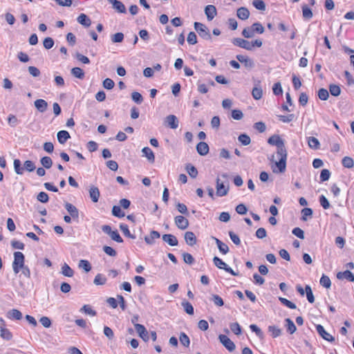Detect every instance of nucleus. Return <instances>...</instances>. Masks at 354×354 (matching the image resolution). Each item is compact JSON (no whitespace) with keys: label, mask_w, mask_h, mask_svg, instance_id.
Returning a JSON list of instances; mask_svg holds the SVG:
<instances>
[{"label":"nucleus","mask_w":354,"mask_h":354,"mask_svg":"<svg viewBox=\"0 0 354 354\" xmlns=\"http://www.w3.org/2000/svg\"><path fill=\"white\" fill-rule=\"evenodd\" d=\"M277 156L279 158V161H274V165L277 167L279 172L283 173L286 171L288 157V152L285 145L277 149Z\"/></svg>","instance_id":"f257e3e1"},{"label":"nucleus","mask_w":354,"mask_h":354,"mask_svg":"<svg viewBox=\"0 0 354 354\" xmlns=\"http://www.w3.org/2000/svg\"><path fill=\"white\" fill-rule=\"evenodd\" d=\"M232 44L236 46H239L248 50H252V48L255 46L259 48L263 44L262 41L259 39H255L252 42H250L249 41L242 38H234L232 40Z\"/></svg>","instance_id":"f03ea898"},{"label":"nucleus","mask_w":354,"mask_h":354,"mask_svg":"<svg viewBox=\"0 0 354 354\" xmlns=\"http://www.w3.org/2000/svg\"><path fill=\"white\" fill-rule=\"evenodd\" d=\"M25 257L21 252H14V261L12 266L15 274H18L21 268L24 266Z\"/></svg>","instance_id":"7ed1b4c3"},{"label":"nucleus","mask_w":354,"mask_h":354,"mask_svg":"<svg viewBox=\"0 0 354 354\" xmlns=\"http://www.w3.org/2000/svg\"><path fill=\"white\" fill-rule=\"evenodd\" d=\"M194 27L199 36L205 40H211L212 36L207 27L200 22H194Z\"/></svg>","instance_id":"20e7f679"},{"label":"nucleus","mask_w":354,"mask_h":354,"mask_svg":"<svg viewBox=\"0 0 354 354\" xmlns=\"http://www.w3.org/2000/svg\"><path fill=\"white\" fill-rule=\"evenodd\" d=\"M102 230L104 233L108 234L112 240L116 241L117 243H122L123 239L120 236L118 230H112L111 227L109 225H104L102 226Z\"/></svg>","instance_id":"39448f33"},{"label":"nucleus","mask_w":354,"mask_h":354,"mask_svg":"<svg viewBox=\"0 0 354 354\" xmlns=\"http://www.w3.org/2000/svg\"><path fill=\"white\" fill-rule=\"evenodd\" d=\"M213 262L215 266H216L219 269H223L225 270L227 272L230 273L233 276H238L239 273L234 272L231 268L227 266V265L220 258L218 257H214L213 258Z\"/></svg>","instance_id":"423d86ee"},{"label":"nucleus","mask_w":354,"mask_h":354,"mask_svg":"<svg viewBox=\"0 0 354 354\" xmlns=\"http://www.w3.org/2000/svg\"><path fill=\"white\" fill-rule=\"evenodd\" d=\"M218 339L220 342L230 351L232 352L235 350L236 346L234 343L225 335H219Z\"/></svg>","instance_id":"0eeeda50"},{"label":"nucleus","mask_w":354,"mask_h":354,"mask_svg":"<svg viewBox=\"0 0 354 354\" xmlns=\"http://www.w3.org/2000/svg\"><path fill=\"white\" fill-rule=\"evenodd\" d=\"M216 195L218 196H226L229 191V186L225 185L223 182H221L219 178H216Z\"/></svg>","instance_id":"6e6552de"},{"label":"nucleus","mask_w":354,"mask_h":354,"mask_svg":"<svg viewBox=\"0 0 354 354\" xmlns=\"http://www.w3.org/2000/svg\"><path fill=\"white\" fill-rule=\"evenodd\" d=\"M64 207L70 216L73 218V220L78 221L79 220V210L78 209L71 203L66 202L64 204Z\"/></svg>","instance_id":"1a4fd4ad"},{"label":"nucleus","mask_w":354,"mask_h":354,"mask_svg":"<svg viewBox=\"0 0 354 354\" xmlns=\"http://www.w3.org/2000/svg\"><path fill=\"white\" fill-rule=\"evenodd\" d=\"M268 143L276 146L277 149L285 145L284 140L277 134H274L268 139Z\"/></svg>","instance_id":"9d476101"},{"label":"nucleus","mask_w":354,"mask_h":354,"mask_svg":"<svg viewBox=\"0 0 354 354\" xmlns=\"http://www.w3.org/2000/svg\"><path fill=\"white\" fill-rule=\"evenodd\" d=\"M236 58L239 62L243 64L245 66V67L248 69H251L254 66V61L247 56L237 55L236 56Z\"/></svg>","instance_id":"9b49d317"},{"label":"nucleus","mask_w":354,"mask_h":354,"mask_svg":"<svg viewBox=\"0 0 354 354\" xmlns=\"http://www.w3.org/2000/svg\"><path fill=\"white\" fill-rule=\"evenodd\" d=\"M316 330L319 335L325 340H327L330 342H333L335 341V338L330 334H329L325 330L323 326L320 324L317 325Z\"/></svg>","instance_id":"f8f14e48"},{"label":"nucleus","mask_w":354,"mask_h":354,"mask_svg":"<svg viewBox=\"0 0 354 354\" xmlns=\"http://www.w3.org/2000/svg\"><path fill=\"white\" fill-rule=\"evenodd\" d=\"M176 225L180 230H185L189 226V221L183 216H176L174 218Z\"/></svg>","instance_id":"ddd939ff"},{"label":"nucleus","mask_w":354,"mask_h":354,"mask_svg":"<svg viewBox=\"0 0 354 354\" xmlns=\"http://www.w3.org/2000/svg\"><path fill=\"white\" fill-rule=\"evenodd\" d=\"M135 329L138 333V335L143 339V341L147 342L149 340L148 331L143 325L135 324Z\"/></svg>","instance_id":"4468645a"},{"label":"nucleus","mask_w":354,"mask_h":354,"mask_svg":"<svg viewBox=\"0 0 354 354\" xmlns=\"http://www.w3.org/2000/svg\"><path fill=\"white\" fill-rule=\"evenodd\" d=\"M165 122L167 123V127L173 129H176L178 127V118L174 115H169L167 116L165 118Z\"/></svg>","instance_id":"2eb2a0df"},{"label":"nucleus","mask_w":354,"mask_h":354,"mask_svg":"<svg viewBox=\"0 0 354 354\" xmlns=\"http://www.w3.org/2000/svg\"><path fill=\"white\" fill-rule=\"evenodd\" d=\"M205 14L209 21L212 20L217 14L216 8L213 5H208L205 8Z\"/></svg>","instance_id":"dca6fc26"},{"label":"nucleus","mask_w":354,"mask_h":354,"mask_svg":"<svg viewBox=\"0 0 354 354\" xmlns=\"http://www.w3.org/2000/svg\"><path fill=\"white\" fill-rule=\"evenodd\" d=\"M110 3L113 5L114 9H115L120 13H126L127 10L124 5L120 1L118 0H107Z\"/></svg>","instance_id":"f3484780"},{"label":"nucleus","mask_w":354,"mask_h":354,"mask_svg":"<svg viewBox=\"0 0 354 354\" xmlns=\"http://www.w3.org/2000/svg\"><path fill=\"white\" fill-rule=\"evenodd\" d=\"M160 237V234L158 231L152 230L149 236H145V241L148 245H153L154 243V240L159 239Z\"/></svg>","instance_id":"a211bd4d"},{"label":"nucleus","mask_w":354,"mask_h":354,"mask_svg":"<svg viewBox=\"0 0 354 354\" xmlns=\"http://www.w3.org/2000/svg\"><path fill=\"white\" fill-rule=\"evenodd\" d=\"M337 278L340 280L346 279L348 280L349 281L354 282V274H353L349 270H345L344 272H339L337 274Z\"/></svg>","instance_id":"6ab92c4d"},{"label":"nucleus","mask_w":354,"mask_h":354,"mask_svg":"<svg viewBox=\"0 0 354 354\" xmlns=\"http://www.w3.org/2000/svg\"><path fill=\"white\" fill-rule=\"evenodd\" d=\"M236 16L241 20H246L250 17V11L245 7H241L236 10Z\"/></svg>","instance_id":"aec40b11"},{"label":"nucleus","mask_w":354,"mask_h":354,"mask_svg":"<svg viewBox=\"0 0 354 354\" xmlns=\"http://www.w3.org/2000/svg\"><path fill=\"white\" fill-rule=\"evenodd\" d=\"M34 104L35 108L38 110V111L41 113L45 112L48 108L47 102L43 99H39L35 100Z\"/></svg>","instance_id":"412c9836"},{"label":"nucleus","mask_w":354,"mask_h":354,"mask_svg":"<svg viewBox=\"0 0 354 354\" xmlns=\"http://www.w3.org/2000/svg\"><path fill=\"white\" fill-rule=\"evenodd\" d=\"M196 151L201 156H205L209 152V146L205 142H200L196 145Z\"/></svg>","instance_id":"4be33fe9"},{"label":"nucleus","mask_w":354,"mask_h":354,"mask_svg":"<svg viewBox=\"0 0 354 354\" xmlns=\"http://www.w3.org/2000/svg\"><path fill=\"white\" fill-rule=\"evenodd\" d=\"M162 240L167 243L170 246H176L178 245V241L176 237L170 234H166L162 236Z\"/></svg>","instance_id":"5701e85b"},{"label":"nucleus","mask_w":354,"mask_h":354,"mask_svg":"<svg viewBox=\"0 0 354 354\" xmlns=\"http://www.w3.org/2000/svg\"><path fill=\"white\" fill-rule=\"evenodd\" d=\"M89 196L93 203H97L100 196L99 189L97 187L91 186L89 189Z\"/></svg>","instance_id":"b1692460"},{"label":"nucleus","mask_w":354,"mask_h":354,"mask_svg":"<svg viewBox=\"0 0 354 354\" xmlns=\"http://www.w3.org/2000/svg\"><path fill=\"white\" fill-rule=\"evenodd\" d=\"M184 238L186 243L190 246H193L196 243V237L192 232H186Z\"/></svg>","instance_id":"393cba45"},{"label":"nucleus","mask_w":354,"mask_h":354,"mask_svg":"<svg viewBox=\"0 0 354 354\" xmlns=\"http://www.w3.org/2000/svg\"><path fill=\"white\" fill-rule=\"evenodd\" d=\"M212 239L215 241V243L218 247V250L223 254H226L229 252V247L227 244L222 242L220 239L212 237Z\"/></svg>","instance_id":"a878e982"},{"label":"nucleus","mask_w":354,"mask_h":354,"mask_svg":"<svg viewBox=\"0 0 354 354\" xmlns=\"http://www.w3.org/2000/svg\"><path fill=\"white\" fill-rule=\"evenodd\" d=\"M6 316L10 319L20 320L22 319V313L17 309L9 310Z\"/></svg>","instance_id":"bb28decb"},{"label":"nucleus","mask_w":354,"mask_h":354,"mask_svg":"<svg viewBox=\"0 0 354 354\" xmlns=\"http://www.w3.org/2000/svg\"><path fill=\"white\" fill-rule=\"evenodd\" d=\"M77 21L81 25L86 28L89 27L91 24V21L90 18L84 13H82L78 16V17L77 18Z\"/></svg>","instance_id":"cd10ccee"},{"label":"nucleus","mask_w":354,"mask_h":354,"mask_svg":"<svg viewBox=\"0 0 354 354\" xmlns=\"http://www.w3.org/2000/svg\"><path fill=\"white\" fill-rule=\"evenodd\" d=\"M57 137L59 142L63 145L71 138V136L68 131L62 130L58 131Z\"/></svg>","instance_id":"c85d7f7f"},{"label":"nucleus","mask_w":354,"mask_h":354,"mask_svg":"<svg viewBox=\"0 0 354 354\" xmlns=\"http://www.w3.org/2000/svg\"><path fill=\"white\" fill-rule=\"evenodd\" d=\"M142 152L143 153V156H145L149 162H153L155 161L154 153L149 147H144L142 149Z\"/></svg>","instance_id":"c756f323"},{"label":"nucleus","mask_w":354,"mask_h":354,"mask_svg":"<svg viewBox=\"0 0 354 354\" xmlns=\"http://www.w3.org/2000/svg\"><path fill=\"white\" fill-rule=\"evenodd\" d=\"M308 147L312 149H318L320 147V142L317 138L315 137H309L308 138Z\"/></svg>","instance_id":"7c9ffc66"},{"label":"nucleus","mask_w":354,"mask_h":354,"mask_svg":"<svg viewBox=\"0 0 354 354\" xmlns=\"http://www.w3.org/2000/svg\"><path fill=\"white\" fill-rule=\"evenodd\" d=\"M106 277L104 274L99 273L95 277L93 283L95 286H103L106 283Z\"/></svg>","instance_id":"2f4dec72"},{"label":"nucleus","mask_w":354,"mask_h":354,"mask_svg":"<svg viewBox=\"0 0 354 354\" xmlns=\"http://www.w3.org/2000/svg\"><path fill=\"white\" fill-rule=\"evenodd\" d=\"M61 273L66 277H72L74 274V271L67 263H65L62 267Z\"/></svg>","instance_id":"473e14b6"},{"label":"nucleus","mask_w":354,"mask_h":354,"mask_svg":"<svg viewBox=\"0 0 354 354\" xmlns=\"http://www.w3.org/2000/svg\"><path fill=\"white\" fill-rule=\"evenodd\" d=\"M185 169H186L187 172L188 173V174L189 175V176L191 178H196V176H198V171L194 165H192L190 163L187 164Z\"/></svg>","instance_id":"72a5a7b5"},{"label":"nucleus","mask_w":354,"mask_h":354,"mask_svg":"<svg viewBox=\"0 0 354 354\" xmlns=\"http://www.w3.org/2000/svg\"><path fill=\"white\" fill-rule=\"evenodd\" d=\"M1 337L6 340H10L12 337L11 332L3 326H0Z\"/></svg>","instance_id":"f704fd0d"},{"label":"nucleus","mask_w":354,"mask_h":354,"mask_svg":"<svg viewBox=\"0 0 354 354\" xmlns=\"http://www.w3.org/2000/svg\"><path fill=\"white\" fill-rule=\"evenodd\" d=\"M78 267L83 269L86 272H88L91 270V265L87 260L82 259L79 261Z\"/></svg>","instance_id":"c9c22d12"},{"label":"nucleus","mask_w":354,"mask_h":354,"mask_svg":"<svg viewBox=\"0 0 354 354\" xmlns=\"http://www.w3.org/2000/svg\"><path fill=\"white\" fill-rule=\"evenodd\" d=\"M342 164L344 167L351 169L354 166V160L351 157L345 156L342 160Z\"/></svg>","instance_id":"e433bc0d"},{"label":"nucleus","mask_w":354,"mask_h":354,"mask_svg":"<svg viewBox=\"0 0 354 354\" xmlns=\"http://www.w3.org/2000/svg\"><path fill=\"white\" fill-rule=\"evenodd\" d=\"M182 306L184 308V310L188 314V315H193L194 314V307L192 305L191 303H189L187 301H183L181 303Z\"/></svg>","instance_id":"4c0bfd02"},{"label":"nucleus","mask_w":354,"mask_h":354,"mask_svg":"<svg viewBox=\"0 0 354 354\" xmlns=\"http://www.w3.org/2000/svg\"><path fill=\"white\" fill-rule=\"evenodd\" d=\"M252 95L255 100H260L263 95V91L261 86H254L252 91Z\"/></svg>","instance_id":"58836bf2"},{"label":"nucleus","mask_w":354,"mask_h":354,"mask_svg":"<svg viewBox=\"0 0 354 354\" xmlns=\"http://www.w3.org/2000/svg\"><path fill=\"white\" fill-rule=\"evenodd\" d=\"M71 74L79 79H83L84 77V73L80 67H74L71 69Z\"/></svg>","instance_id":"ea45409f"},{"label":"nucleus","mask_w":354,"mask_h":354,"mask_svg":"<svg viewBox=\"0 0 354 354\" xmlns=\"http://www.w3.org/2000/svg\"><path fill=\"white\" fill-rule=\"evenodd\" d=\"M305 291L306 297L309 303L313 304L315 302V297L313 295L312 288L309 285H306L305 287Z\"/></svg>","instance_id":"a19ab883"},{"label":"nucleus","mask_w":354,"mask_h":354,"mask_svg":"<svg viewBox=\"0 0 354 354\" xmlns=\"http://www.w3.org/2000/svg\"><path fill=\"white\" fill-rule=\"evenodd\" d=\"M268 331L271 333L272 337L275 338L281 335V330L275 326H269Z\"/></svg>","instance_id":"79ce46f5"},{"label":"nucleus","mask_w":354,"mask_h":354,"mask_svg":"<svg viewBox=\"0 0 354 354\" xmlns=\"http://www.w3.org/2000/svg\"><path fill=\"white\" fill-rule=\"evenodd\" d=\"M286 322L287 331L290 334H293L297 330V328H296L294 322L290 318L286 319Z\"/></svg>","instance_id":"37998d69"},{"label":"nucleus","mask_w":354,"mask_h":354,"mask_svg":"<svg viewBox=\"0 0 354 354\" xmlns=\"http://www.w3.org/2000/svg\"><path fill=\"white\" fill-rule=\"evenodd\" d=\"M329 92L333 96H339L341 93V88L337 84H330L329 86Z\"/></svg>","instance_id":"c03bdc74"},{"label":"nucleus","mask_w":354,"mask_h":354,"mask_svg":"<svg viewBox=\"0 0 354 354\" xmlns=\"http://www.w3.org/2000/svg\"><path fill=\"white\" fill-rule=\"evenodd\" d=\"M120 229L126 236L133 239H136V236L133 234H131L127 225L123 223L120 224Z\"/></svg>","instance_id":"a18cd8bd"},{"label":"nucleus","mask_w":354,"mask_h":354,"mask_svg":"<svg viewBox=\"0 0 354 354\" xmlns=\"http://www.w3.org/2000/svg\"><path fill=\"white\" fill-rule=\"evenodd\" d=\"M239 141L245 146H247L250 144L251 139L249 136L245 133H242L238 137Z\"/></svg>","instance_id":"49530a36"},{"label":"nucleus","mask_w":354,"mask_h":354,"mask_svg":"<svg viewBox=\"0 0 354 354\" xmlns=\"http://www.w3.org/2000/svg\"><path fill=\"white\" fill-rule=\"evenodd\" d=\"M179 340L184 346L189 347L190 344V340L189 337L185 333H180L179 336Z\"/></svg>","instance_id":"de8ad7c7"},{"label":"nucleus","mask_w":354,"mask_h":354,"mask_svg":"<svg viewBox=\"0 0 354 354\" xmlns=\"http://www.w3.org/2000/svg\"><path fill=\"white\" fill-rule=\"evenodd\" d=\"M302 15L303 17L306 19H310L313 17V12L306 5L302 6Z\"/></svg>","instance_id":"09e8293b"},{"label":"nucleus","mask_w":354,"mask_h":354,"mask_svg":"<svg viewBox=\"0 0 354 354\" xmlns=\"http://www.w3.org/2000/svg\"><path fill=\"white\" fill-rule=\"evenodd\" d=\"M81 313H84L85 314L91 315V316H95L96 312L91 308V307L89 305H84L80 310Z\"/></svg>","instance_id":"8fccbe9b"},{"label":"nucleus","mask_w":354,"mask_h":354,"mask_svg":"<svg viewBox=\"0 0 354 354\" xmlns=\"http://www.w3.org/2000/svg\"><path fill=\"white\" fill-rule=\"evenodd\" d=\"M250 328L252 332L255 333L258 337L260 339H263L264 334L259 326H257L256 324H251L250 326Z\"/></svg>","instance_id":"3c124183"},{"label":"nucleus","mask_w":354,"mask_h":354,"mask_svg":"<svg viewBox=\"0 0 354 354\" xmlns=\"http://www.w3.org/2000/svg\"><path fill=\"white\" fill-rule=\"evenodd\" d=\"M14 169L17 174L22 175L24 174V167H21V161L19 159L14 160Z\"/></svg>","instance_id":"603ef678"},{"label":"nucleus","mask_w":354,"mask_h":354,"mask_svg":"<svg viewBox=\"0 0 354 354\" xmlns=\"http://www.w3.org/2000/svg\"><path fill=\"white\" fill-rule=\"evenodd\" d=\"M41 164L46 169H50L53 165V160L52 159L48 156L43 157L41 160Z\"/></svg>","instance_id":"864d4df0"},{"label":"nucleus","mask_w":354,"mask_h":354,"mask_svg":"<svg viewBox=\"0 0 354 354\" xmlns=\"http://www.w3.org/2000/svg\"><path fill=\"white\" fill-rule=\"evenodd\" d=\"M252 6L257 10L261 11L266 10V3L262 0H254Z\"/></svg>","instance_id":"5fc2aeb1"},{"label":"nucleus","mask_w":354,"mask_h":354,"mask_svg":"<svg viewBox=\"0 0 354 354\" xmlns=\"http://www.w3.org/2000/svg\"><path fill=\"white\" fill-rule=\"evenodd\" d=\"M319 282H320V284L326 288H329L331 286V281H330V278L325 274L322 275V277L320 279Z\"/></svg>","instance_id":"6e6d98bb"},{"label":"nucleus","mask_w":354,"mask_h":354,"mask_svg":"<svg viewBox=\"0 0 354 354\" xmlns=\"http://www.w3.org/2000/svg\"><path fill=\"white\" fill-rule=\"evenodd\" d=\"M251 28L254 30V33L257 32V33H259V34H262V33L264 32V30H265L263 26L259 22L254 23L251 26Z\"/></svg>","instance_id":"4d7b16f0"},{"label":"nucleus","mask_w":354,"mask_h":354,"mask_svg":"<svg viewBox=\"0 0 354 354\" xmlns=\"http://www.w3.org/2000/svg\"><path fill=\"white\" fill-rule=\"evenodd\" d=\"M112 214L116 217L122 218L124 216V213L122 211L120 206L114 205L112 208Z\"/></svg>","instance_id":"13d9d810"},{"label":"nucleus","mask_w":354,"mask_h":354,"mask_svg":"<svg viewBox=\"0 0 354 354\" xmlns=\"http://www.w3.org/2000/svg\"><path fill=\"white\" fill-rule=\"evenodd\" d=\"M8 123L11 127H15L19 124V120L15 115L10 114L8 117Z\"/></svg>","instance_id":"bf43d9fd"},{"label":"nucleus","mask_w":354,"mask_h":354,"mask_svg":"<svg viewBox=\"0 0 354 354\" xmlns=\"http://www.w3.org/2000/svg\"><path fill=\"white\" fill-rule=\"evenodd\" d=\"M254 32L252 28L250 27L245 28L242 31V35L245 38H252L254 36Z\"/></svg>","instance_id":"052dcab7"},{"label":"nucleus","mask_w":354,"mask_h":354,"mask_svg":"<svg viewBox=\"0 0 354 354\" xmlns=\"http://www.w3.org/2000/svg\"><path fill=\"white\" fill-rule=\"evenodd\" d=\"M36 167L35 163L31 160H26L24 164V171L26 170L29 172L33 171L35 169Z\"/></svg>","instance_id":"680f3d73"},{"label":"nucleus","mask_w":354,"mask_h":354,"mask_svg":"<svg viewBox=\"0 0 354 354\" xmlns=\"http://www.w3.org/2000/svg\"><path fill=\"white\" fill-rule=\"evenodd\" d=\"M231 330L236 335H239L241 333V328L239 323L234 322L232 323L230 325Z\"/></svg>","instance_id":"e2e57ef3"},{"label":"nucleus","mask_w":354,"mask_h":354,"mask_svg":"<svg viewBox=\"0 0 354 354\" xmlns=\"http://www.w3.org/2000/svg\"><path fill=\"white\" fill-rule=\"evenodd\" d=\"M37 199L41 203H46L48 201L49 197L46 192H40L37 196Z\"/></svg>","instance_id":"0e129e2a"},{"label":"nucleus","mask_w":354,"mask_h":354,"mask_svg":"<svg viewBox=\"0 0 354 354\" xmlns=\"http://www.w3.org/2000/svg\"><path fill=\"white\" fill-rule=\"evenodd\" d=\"M211 300L216 306H222L224 304L223 299L218 295H212Z\"/></svg>","instance_id":"69168bd1"},{"label":"nucleus","mask_w":354,"mask_h":354,"mask_svg":"<svg viewBox=\"0 0 354 354\" xmlns=\"http://www.w3.org/2000/svg\"><path fill=\"white\" fill-rule=\"evenodd\" d=\"M131 98L138 104H140L143 102V97L138 92H133L131 93Z\"/></svg>","instance_id":"338daca9"},{"label":"nucleus","mask_w":354,"mask_h":354,"mask_svg":"<svg viewBox=\"0 0 354 354\" xmlns=\"http://www.w3.org/2000/svg\"><path fill=\"white\" fill-rule=\"evenodd\" d=\"M39 322L44 328H50L52 325L50 318L46 316L41 317L39 319Z\"/></svg>","instance_id":"774afa93"}]
</instances>
